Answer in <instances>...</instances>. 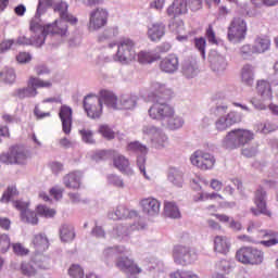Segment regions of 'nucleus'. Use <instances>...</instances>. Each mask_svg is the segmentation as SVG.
<instances>
[{
    "instance_id": "b1692460",
    "label": "nucleus",
    "mask_w": 278,
    "mask_h": 278,
    "mask_svg": "<svg viewBox=\"0 0 278 278\" xmlns=\"http://www.w3.org/2000/svg\"><path fill=\"white\" fill-rule=\"evenodd\" d=\"M256 94L261 97L262 101H271L273 100V85L266 79H258L256 81Z\"/></svg>"
},
{
    "instance_id": "dca6fc26",
    "label": "nucleus",
    "mask_w": 278,
    "mask_h": 278,
    "mask_svg": "<svg viewBox=\"0 0 278 278\" xmlns=\"http://www.w3.org/2000/svg\"><path fill=\"white\" fill-rule=\"evenodd\" d=\"M13 205L18 210L23 223L38 225V215L29 208V202L17 200L13 202Z\"/></svg>"
},
{
    "instance_id": "052dcab7",
    "label": "nucleus",
    "mask_w": 278,
    "mask_h": 278,
    "mask_svg": "<svg viewBox=\"0 0 278 278\" xmlns=\"http://www.w3.org/2000/svg\"><path fill=\"white\" fill-rule=\"evenodd\" d=\"M10 237L8 235H0V249L2 253H7L10 249Z\"/></svg>"
},
{
    "instance_id": "39448f33",
    "label": "nucleus",
    "mask_w": 278,
    "mask_h": 278,
    "mask_svg": "<svg viewBox=\"0 0 278 278\" xmlns=\"http://www.w3.org/2000/svg\"><path fill=\"white\" fill-rule=\"evenodd\" d=\"M255 138V134L249 129H232L223 140V147L228 150L240 149L244 144H249Z\"/></svg>"
},
{
    "instance_id": "a19ab883",
    "label": "nucleus",
    "mask_w": 278,
    "mask_h": 278,
    "mask_svg": "<svg viewBox=\"0 0 278 278\" xmlns=\"http://www.w3.org/2000/svg\"><path fill=\"white\" fill-rule=\"evenodd\" d=\"M160 60V54L153 52L141 51L140 62L141 64H153Z\"/></svg>"
},
{
    "instance_id": "338daca9",
    "label": "nucleus",
    "mask_w": 278,
    "mask_h": 278,
    "mask_svg": "<svg viewBox=\"0 0 278 278\" xmlns=\"http://www.w3.org/2000/svg\"><path fill=\"white\" fill-rule=\"evenodd\" d=\"M203 7V0H189V8L192 12H198Z\"/></svg>"
},
{
    "instance_id": "473e14b6",
    "label": "nucleus",
    "mask_w": 278,
    "mask_h": 278,
    "mask_svg": "<svg viewBox=\"0 0 278 278\" xmlns=\"http://www.w3.org/2000/svg\"><path fill=\"white\" fill-rule=\"evenodd\" d=\"M252 47L256 55L266 53L270 49V39L268 37H256Z\"/></svg>"
},
{
    "instance_id": "774afa93",
    "label": "nucleus",
    "mask_w": 278,
    "mask_h": 278,
    "mask_svg": "<svg viewBox=\"0 0 278 278\" xmlns=\"http://www.w3.org/2000/svg\"><path fill=\"white\" fill-rule=\"evenodd\" d=\"M210 186L215 192H220V190H223V181L216 178L211 179Z\"/></svg>"
},
{
    "instance_id": "72a5a7b5",
    "label": "nucleus",
    "mask_w": 278,
    "mask_h": 278,
    "mask_svg": "<svg viewBox=\"0 0 278 278\" xmlns=\"http://www.w3.org/2000/svg\"><path fill=\"white\" fill-rule=\"evenodd\" d=\"M61 242H73L75 240V228L71 224H63L60 228Z\"/></svg>"
},
{
    "instance_id": "e433bc0d",
    "label": "nucleus",
    "mask_w": 278,
    "mask_h": 278,
    "mask_svg": "<svg viewBox=\"0 0 278 278\" xmlns=\"http://www.w3.org/2000/svg\"><path fill=\"white\" fill-rule=\"evenodd\" d=\"M238 55L241 60H253L255 58L253 55H257V52H255L253 45L245 43L239 48Z\"/></svg>"
},
{
    "instance_id": "f03ea898",
    "label": "nucleus",
    "mask_w": 278,
    "mask_h": 278,
    "mask_svg": "<svg viewBox=\"0 0 278 278\" xmlns=\"http://www.w3.org/2000/svg\"><path fill=\"white\" fill-rule=\"evenodd\" d=\"M174 94L173 89L167 88L166 85H160L154 93V102L149 110L150 117L156 121H168L170 116H175V109L166 103L173 99Z\"/></svg>"
},
{
    "instance_id": "3c124183",
    "label": "nucleus",
    "mask_w": 278,
    "mask_h": 278,
    "mask_svg": "<svg viewBox=\"0 0 278 278\" xmlns=\"http://www.w3.org/2000/svg\"><path fill=\"white\" fill-rule=\"evenodd\" d=\"M212 68L214 71H225L227 68V62L225 61V58L217 56L211 61Z\"/></svg>"
},
{
    "instance_id": "a878e982",
    "label": "nucleus",
    "mask_w": 278,
    "mask_h": 278,
    "mask_svg": "<svg viewBox=\"0 0 278 278\" xmlns=\"http://www.w3.org/2000/svg\"><path fill=\"white\" fill-rule=\"evenodd\" d=\"M168 16L177 18L184 14H188V0H174L166 10Z\"/></svg>"
},
{
    "instance_id": "7ed1b4c3",
    "label": "nucleus",
    "mask_w": 278,
    "mask_h": 278,
    "mask_svg": "<svg viewBox=\"0 0 278 278\" xmlns=\"http://www.w3.org/2000/svg\"><path fill=\"white\" fill-rule=\"evenodd\" d=\"M54 12L59 13L60 20H56L52 24H45L51 36H61L64 38L68 34V24L77 25L78 20L73 14L68 13V3L61 1L54 5Z\"/></svg>"
},
{
    "instance_id": "5701e85b",
    "label": "nucleus",
    "mask_w": 278,
    "mask_h": 278,
    "mask_svg": "<svg viewBox=\"0 0 278 278\" xmlns=\"http://www.w3.org/2000/svg\"><path fill=\"white\" fill-rule=\"evenodd\" d=\"M83 177L84 174L79 170L68 173L63 177V186L68 188V190H79V188H81Z\"/></svg>"
},
{
    "instance_id": "f3484780",
    "label": "nucleus",
    "mask_w": 278,
    "mask_h": 278,
    "mask_svg": "<svg viewBox=\"0 0 278 278\" xmlns=\"http://www.w3.org/2000/svg\"><path fill=\"white\" fill-rule=\"evenodd\" d=\"M115 266L123 273H126L129 278H138L140 275V267H138V264L127 256L118 257Z\"/></svg>"
},
{
    "instance_id": "6e6552de",
    "label": "nucleus",
    "mask_w": 278,
    "mask_h": 278,
    "mask_svg": "<svg viewBox=\"0 0 278 278\" xmlns=\"http://www.w3.org/2000/svg\"><path fill=\"white\" fill-rule=\"evenodd\" d=\"M236 258L245 266L264 264V251L255 247H242L236 253Z\"/></svg>"
},
{
    "instance_id": "412c9836",
    "label": "nucleus",
    "mask_w": 278,
    "mask_h": 278,
    "mask_svg": "<svg viewBox=\"0 0 278 278\" xmlns=\"http://www.w3.org/2000/svg\"><path fill=\"white\" fill-rule=\"evenodd\" d=\"M42 255L37 254L34 260L29 262H23L21 265L22 274L26 277H34L36 275L38 268H47L42 265Z\"/></svg>"
},
{
    "instance_id": "9d476101",
    "label": "nucleus",
    "mask_w": 278,
    "mask_h": 278,
    "mask_svg": "<svg viewBox=\"0 0 278 278\" xmlns=\"http://www.w3.org/2000/svg\"><path fill=\"white\" fill-rule=\"evenodd\" d=\"M27 160H29V151L23 146H13L8 152L0 155V162L7 165L17 164L23 166L27 164Z\"/></svg>"
},
{
    "instance_id": "603ef678",
    "label": "nucleus",
    "mask_w": 278,
    "mask_h": 278,
    "mask_svg": "<svg viewBox=\"0 0 278 278\" xmlns=\"http://www.w3.org/2000/svg\"><path fill=\"white\" fill-rule=\"evenodd\" d=\"M108 179V184H110V186H115V188H124L125 182L123 181V179L114 174H110L106 177Z\"/></svg>"
},
{
    "instance_id": "09e8293b",
    "label": "nucleus",
    "mask_w": 278,
    "mask_h": 278,
    "mask_svg": "<svg viewBox=\"0 0 278 278\" xmlns=\"http://www.w3.org/2000/svg\"><path fill=\"white\" fill-rule=\"evenodd\" d=\"M143 135L144 138H150V140H152V142H157V138H160V130H157V128L150 126V127H146L143 128Z\"/></svg>"
},
{
    "instance_id": "6ab92c4d",
    "label": "nucleus",
    "mask_w": 278,
    "mask_h": 278,
    "mask_svg": "<svg viewBox=\"0 0 278 278\" xmlns=\"http://www.w3.org/2000/svg\"><path fill=\"white\" fill-rule=\"evenodd\" d=\"M59 117L62 123L63 132L68 136L73 129V109L66 104L61 105Z\"/></svg>"
},
{
    "instance_id": "9b49d317",
    "label": "nucleus",
    "mask_w": 278,
    "mask_h": 278,
    "mask_svg": "<svg viewBox=\"0 0 278 278\" xmlns=\"http://www.w3.org/2000/svg\"><path fill=\"white\" fill-rule=\"evenodd\" d=\"M247 31H249L247 21L242 17H233L228 26L227 38L229 42L238 45L247 39Z\"/></svg>"
},
{
    "instance_id": "0e129e2a",
    "label": "nucleus",
    "mask_w": 278,
    "mask_h": 278,
    "mask_svg": "<svg viewBox=\"0 0 278 278\" xmlns=\"http://www.w3.org/2000/svg\"><path fill=\"white\" fill-rule=\"evenodd\" d=\"M50 168L53 175H60V173L64 170V164H62L61 162H52L50 164Z\"/></svg>"
},
{
    "instance_id": "5fc2aeb1",
    "label": "nucleus",
    "mask_w": 278,
    "mask_h": 278,
    "mask_svg": "<svg viewBox=\"0 0 278 278\" xmlns=\"http://www.w3.org/2000/svg\"><path fill=\"white\" fill-rule=\"evenodd\" d=\"M169 181H173V184H176L179 186L184 181V174L177 169H172V172L168 175Z\"/></svg>"
},
{
    "instance_id": "c03bdc74",
    "label": "nucleus",
    "mask_w": 278,
    "mask_h": 278,
    "mask_svg": "<svg viewBox=\"0 0 278 278\" xmlns=\"http://www.w3.org/2000/svg\"><path fill=\"white\" fill-rule=\"evenodd\" d=\"M16 194H18L16 187H14V186L8 187V189L2 194L0 202L1 203H10V201H12L14 199V197H16Z\"/></svg>"
},
{
    "instance_id": "423d86ee",
    "label": "nucleus",
    "mask_w": 278,
    "mask_h": 278,
    "mask_svg": "<svg viewBox=\"0 0 278 278\" xmlns=\"http://www.w3.org/2000/svg\"><path fill=\"white\" fill-rule=\"evenodd\" d=\"M132 60L140 62V53L136 52V43L129 38L121 39L117 45V52L113 55V61L119 64H129Z\"/></svg>"
},
{
    "instance_id": "bb28decb",
    "label": "nucleus",
    "mask_w": 278,
    "mask_h": 278,
    "mask_svg": "<svg viewBox=\"0 0 278 278\" xmlns=\"http://www.w3.org/2000/svg\"><path fill=\"white\" fill-rule=\"evenodd\" d=\"M101 103L106 105L109 110H118L119 97L114 91L102 90L100 97H98Z\"/></svg>"
},
{
    "instance_id": "1a4fd4ad",
    "label": "nucleus",
    "mask_w": 278,
    "mask_h": 278,
    "mask_svg": "<svg viewBox=\"0 0 278 278\" xmlns=\"http://www.w3.org/2000/svg\"><path fill=\"white\" fill-rule=\"evenodd\" d=\"M238 239L242 242H255V240H258V244L269 249V247H275L278 244V232L270 229H261L256 230L253 237L241 235L238 237Z\"/></svg>"
},
{
    "instance_id": "4d7b16f0",
    "label": "nucleus",
    "mask_w": 278,
    "mask_h": 278,
    "mask_svg": "<svg viewBox=\"0 0 278 278\" xmlns=\"http://www.w3.org/2000/svg\"><path fill=\"white\" fill-rule=\"evenodd\" d=\"M99 131L103 136V138H106V140H114V130H112L110 126L102 125L100 126Z\"/></svg>"
},
{
    "instance_id": "f8f14e48",
    "label": "nucleus",
    "mask_w": 278,
    "mask_h": 278,
    "mask_svg": "<svg viewBox=\"0 0 278 278\" xmlns=\"http://www.w3.org/2000/svg\"><path fill=\"white\" fill-rule=\"evenodd\" d=\"M190 162L200 170H212L216 164V159L208 152L197 150L191 154Z\"/></svg>"
},
{
    "instance_id": "0eeeda50",
    "label": "nucleus",
    "mask_w": 278,
    "mask_h": 278,
    "mask_svg": "<svg viewBox=\"0 0 278 278\" xmlns=\"http://www.w3.org/2000/svg\"><path fill=\"white\" fill-rule=\"evenodd\" d=\"M51 80H43L39 77L30 76L27 87L18 88L13 91V97L17 99H34L38 97V88H51Z\"/></svg>"
},
{
    "instance_id": "13d9d810",
    "label": "nucleus",
    "mask_w": 278,
    "mask_h": 278,
    "mask_svg": "<svg viewBox=\"0 0 278 278\" xmlns=\"http://www.w3.org/2000/svg\"><path fill=\"white\" fill-rule=\"evenodd\" d=\"M4 81L5 84H14L16 81V73L14 68L7 67L4 72Z\"/></svg>"
},
{
    "instance_id": "c756f323",
    "label": "nucleus",
    "mask_w": 278,
    "mask_h": 278,
    "mask_svg": "<svg viewBox=\"0 0 278 278\" xmlns=\"http://www.w3.org/2000/svg\"><path fill=\"white\" fill-rule=\"evenodd\" d=\"M229 249H231V242L225 236H216L214 238V251L227 255Z\"/></svg>"
},
{
    "instance_id": "49530a36",
    "label": "nucleus",
    "mask_w": 278,
    "mask_h": 278,
    "mask_svg": "<svg viewBox=\"0 0 278 278\" xmlns=\"http://www.w3.org/2000/svg\"><path fill=\"white\" fill-rule=\"evenodd\" d=\"M167 127L170 129H179L184 127V119H181L179 116H176L174 111V115L167 118Z\"/></svg>"
},
{
    "instance_id": "2eb2a0df",
    "label": "nucleus",
    "mask_w": 278,
    "mask_h": 278,
    "mask_svg": "<svg viewBox=\"0 0 278 278\" xmlns=\"http://www.w3.org/2000/svg\"><path fill=\"white\" fill-rule=\"evenodd\" d=\"M254 205L257 208H251V212L254 216H260V214H264V216H273V213L268 211V206L266 204V192L264 188L260 187L256 189L254 193Z\"/></svg>"
},
{
    "instance_id": "393cba45",
    "label": "nucleus",
    "mask_w": 278,
    "mask_h": 278,
    "mask_svg": "<svg viewBox=\"0 0 278 278\" xmlns=\"http://www.w3.org/2000/svg\"><path fill=\"white\" fill-rule=\"evenodd\" d=\"M160 201L155 198H147L141 200V210L146 216H157L160 214Z\"/></svg>"
},
{
    "instance_id": "58836bf2",
    "label": "nucleus",
    "mask_w": 278,
    "mask_h": 278,
    "mask_svg": "<svg viewBox=\"0 0 278 278\" xmlns=\"http://www.w3.org/2000/svg\"><path fill=\"white\" fill-rule=\"evenodd\" d=\"M124 253H127V249L123 245H117V247H109L104 249L103 251V257L104 260H112L114 255H123Z\"/></svg>"
},
{
    "instance_id": "ea45409f",
    "label": "nucleus",
    "mask_w": 278,
    "mask_h": 278,
    "mask_svg": "<svg viewBox=\"0 0 278 278\" xmlns=\"http://www.w3.org/2000/svg\"><path fill=\"white\" fill-rule=\"evenodd\" d=\"M118 36V27L106 28L98 38L99 42H105V40H112Z\"/></svg>"
},
{
    "instance_id": "2f4dec72",
    "label": "nucleus",
    "mask_w": 278,
    "mask_h": 278,
    "mask_svg": "<svg viewBox=\"0 0 278 278\" xmlns=\"http://www.w3.org/2000/svg\"><path fill=\"white\" fill-rule=\"evenodd\" d=\"M113 162L115 168L121 170V173H124L125 175H134V170L129 168V160H127V157L124 155H116Z\"/></svg>"
},
{
    "instance_id": "6e6d98bb",
    "label": "nucleus",
    "mask_w": 278,
    "mask_h": 278,
    "mask_svg": "<svg viewBox=\"0 0 278 278\" xmlns=\"http://www.w3.org/2000/svg\"><path fill=\"white\" fill-rule=\"evenodd\" d=\"M15 40L14 39H4L0 42V55L3 53H8L12 47H14Z\"/></svg>"
},
{
    "instance_id": "8fccbe9b",
    "label": "nucleus",
    "mask_w": 278,
    "mask_h": 278,
    "mask_svg": "<svg viewBox=\"0 0 278 278\" xmlns=\"http://www.w3.org/2000/svg\"><path fill=\"white\" fill-rule=\"evenodd\" d=\"M254 8H274L278 4V0H250Z\"/></svg>"
},
{
    "instance_id": "4be33fe9",
    "label": "nucleus",
    "mask_w": 278,
    "mask_h": 278,
    "mask_svg": "<svg viewBox=\"0 0 278 278\" xmlns=\"http://www.w3.org/2000/svg\"><path fill=\"white\" fill-rule=\"evenodd\" d=\"M138 212L135 210L129 211L125 205H118L115 210L108 213L110 220H125L127 218H136Z\"/></svg>"
},
{
    "instance_id": "4468645a",
    "label": "nucleus",
    "mask_w": 278,
    "mask_h": 278,
    "mask_svg": "<svg viewBox=\"0 0 278 278\" xmlns=\"http://www.w3.org/2000/svg\"><path fill=\"white\" fill-rule=\"evenodd\" d=\"M108 10L105 9H96L90 12L89 15V31H98L108 25Z\"/></svg>"
},
{
    "instance_id": "a18cd8bd",
    "label": "nucleus",
    "mask_w": 278,
    "mask_h": 278,
    "mask_svg": "<svg viewBox=\"0 0 278 278\" xmlns=\"http://www.w3.org/2000/svg\"><path fill=\"white\" fill-rule=\"evenodd\" d=\"M194 48L201 53L203 60H205V48L207 47V41L203 37H195L193 39Z\"/></svg>"
},
{
    "instance_id": "37998d69",
    "label": "nucleus",
    "mask_w": 278,
    "mask_h": 278,
    "mask_svg": "<svg viewBox=\"0 0 278 278\" xmlns=\"http://www.w3.org/2000/svg\"><path fill=\"white\" fill-rule=\"evenodd\" d=\"M195 201H214L215 203H220V201H224V198L216 192L200 193V197Z\"/></svg>"
},
{
    "instance_id": "bf43d9fd",
    "label": "nucleus",
    "mask_w": 278,
    "mask_h": 278,
    "mask_svg": "<svg viewBox=\"0 0 278 278\" xmlns=\"http://www.w3.org/2000/svg\"><path fill=\"white\" fill-rule=\"evenodd\" d=\"M205 37L211 45H218V40L216 39V33H214V27H212V25H210L206 29Z\"/></svg>"
},
{
    "instance_id": "69168bd1",
    "label": "nucleus",
    "mask_w": 278,
    "mask_h": 278,
    "mask_svg": "<svg viewBox=\"0 0 278 278\" xmlns=\"http://www.w3.org/2000/svg\"><path fill=\"white\" fill-rule=\"evenodd\" d=\"M13 251L15 255H27L29 253V250L25 249L21 243L13 244Z\"/></svg>"
},
{
    "instance_id": "f257e3e1",
    "label": "nucleus",
    "mask_w": 278,
    "mask_h": 278,
    "mask_svg": "<svg viewBox=\"0 0 278 278\" xmlns=\"http://www.w3.org/2000/svg\"><path fill=\"white\" fill-rule=\"evenodd\" d=\"M51 5V0H39L35 16L30 21L29 29L31 36L28 38L25 35H21L15 40V45L18 47H37L40 48L45 45L47 37L51 36V33L45 27L42 16L47 14V8Z\"/></svg>"
},
{
    "instance_id": "4c0bfd02",
    "label": "nucleus",
    "mask_w": 278,
    "mask_h": 278,
    "mask_svg": "<svg viewBox=\"0 0 278 278\" xmlns=\"http://www.w3.org/2000/svg\"><path fill=\"white\" fill-rule=\"evenodd\" d=\"M241 81L247 86H253L255 77L253 76V65L245 64L241 70Z\"/></svg>"
},
{
    "instance_id": "680f3d73",
    "label": "nucleus",
    "mask_w": 278,
    "mask_h": 278,
    "mask_svg": "<svg viewBox=\"0 0 278 278\" xmlns=\"http://www.w3.org/2000/svg\"><path fill=\"white\" fill-rule=\"evenodd\" d=\"M68 198H70V201L74 204L88 203V199H83L81 194L77 192H70Z\"/></svg>"
},
{
    "instance_id": "e2e57ef3",
    "label": "nucleus",
    "mask_w": 278,
    "mask_h": 278,
    "mask_svg": "<svg viewBox=\"0 0 278 278\" xmlns=\"http://www.w3.org/2000/svg\"><path fill=\"white\" fill-rule=\"evenodd\" d=\"M16 60L20 64H27L28 62H31V54L28 52H20Z\"/></svg>"
},
{
    "instance_id": "f704fd0d",
    "label": "nucleus",
    "mask_w": 278,
    "mask_h": 278,
    "mask_svg": "<svg viewBox=\"0 0 278 278\" xmlns=\"http://www.w3.org/2000/svg\"><path fill=\"white\" fill-rule=\"evenodd\" d=\"M33 245L39 253H42V251H47V249H49V239L47 238V235H35L33 239Z\"/></svg>"
},
{
    "instance_id": "ddd939ff",
    "label": "nucleus",
    "mask_w": 278,
    "mask_h": 278,
    "mask_svg": "<svg viewBox=\"0 0 278 278\" xmlns=\"http://www.w3.org/2000/svg\"><path fill=\"white\" fill-rule=\"evenodd\" d=\"M84 109L88 118H91L92 121L101 118V115L103 114V104L101 99L96 94H88L85 97Z\"/></svg>"
},
{
    "instance_id": "de8ad7c7",
    "label": "nucleus",
    "mask_w": 278,
    "mask_h": 278,
    "mask_svg": "<svg viewBox=\"0 0 278 278\" xmlns=\"http://www.w3.org/2000/svg\"><path fill=\"white\" fill-rule=\"evenodd\" d=\"M37 214L43 218H53V216H55V210L50 208L47 205H38Z\"/></svg>"
},
{
    "instance_id": "7c9ffc66",
    "label": "nucleus",
    "mask_w": 278,
    "mask_h": 278,
    "mask_svg": "<svg viewBox=\"0 0 278 278\" xmlns=\"http://www.w3.org/2000/svg\"><path fill=\"white\" fill-rule=\"evenodd\" d=\"M138 105V98L131 94H122L119 96V102L117 110H136Z\"/></svg>"
},
{
    "instance_id": "a211bd4d",
    "label": "nucleus",
    "mask_w": 278,
    "mask_h": 278,
    "mask_svg": "<svg viewBox=\"0 0 278 278\" xmlns=\"http://www.w3.org/2000/svg\"><path fill=\"white\" fill-rule=\"evenodd\" d=\"M173 257L175 264L179 266H186L187 264H192L194 262V253L190 251V248L184 245H176L174 248Z\"/></svg>"
},
{
    "instance_id": "79ce46f5",
    "label": "nucleus",
    "mask_w": 278,
    "mask_h": 278,
    "mask_svg": "<svg viewBox=\"0 0 278 278\" xmlns=\"http://www.w3.org/2000/svg\"><path fill=\"white\" fill-rule=\"evenodd\" d=\"M81 137L83 142L85 144H96L97 140H94V132L90 129L83 128L78 131Z\"/></svg>"
},
{
    "instance_id": "864d4df0",
    "label": "nucleus",
    "mask_w": 278,
    "mask_h": 278,
    "mask_svg": "<svg viewBox=\"0 0 278 278\" xmlns=\"http://www.w3.org/2000/svg\"><path fill=\"white\" fill-rule=\"evenodd\" d=\"M68 275L72 278H84V268L77 264H73L68 269Z\"/></svg>"
},
{
    "instance_id": "20e7f679",
    "label": "nucleus",
    "mask_w": 278,
    "mask_h": 278,
    "mask_svg": "<svg viewBox=\"0 0 278 278\" xmlns=\"http://www.w3.org/2000/svg\"><path fill=\"white\" fill-rule=\"evenodd\" d=\"M227 105H219L211 110V115L217 118L215 122L217 131H225L232 125L242 123V116L239 113L231 111L227 114Z\"/></svg>"
},
{
    "instance_id": "c85d7f7f",
    "label": "nucleus",
    "mask_w": 278,
    "mask_h": 278,
    "mask_svg": "<svg viewBox=\"0 0 278 278\" xmlns=\"http://www.w3.org/2000/svg\"><path fill=\"white\" fill-rule=\"evenodd\" d=\"M166 34V26L163 23H154L148 29V36L152 42H157L162 40Z\"/></svg>"
},
{
    "instance_id": "aec40b11",
    "label": "nucleus",
    "mask_w": 278,
    "mask_h": 278,
    "mask_svg": "<svg viewBox=\"0 0 278 278\" xmlns=\"http://www.w3.org/2000/svg\"><path fill=\"white\" fill-rule=\"evenodd\" d=\"M138 229H140V222H137L130 226L125 224H116L113 227L112 236L116 240H125V238H128L132 231H138Z\"/></svg>"
},
{
    "instance_id": "c9c22d12",
    "label": "nucleus",
    "mask_w": 278,
    "mask_h": 278,
    "mask_svg": "<svg viewBox=\"0 0 278 278\" xmlns=\"http://www.w3.org/2000/svg\"><path fill=\"white\" fill-rule=\"evenodd\" d=\"M164 214L167 218H181V212H179V207L175 202H164Z\"/></svg>"
},
{
    "instance_id": "cd10ccee",
    "label": "nucleus",
    "mask_w": 278,
    "mask_h": 278,
    "mask_svg": "<svg viewBox=\"0 0 278 278\" xmlns=\"http://www.w3.org/2000/svg\"><path fill=\"white\" fill-rule=\"evenodd\" d=\"M163 73H175L179 68V59L175 54H169L160 63Z\"/></svg>"
}]
</instances>
